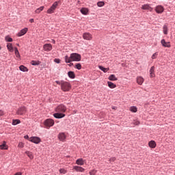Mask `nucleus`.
<instances>
[{
	"label": "nucleus",
	"mask_w": 175,
	"mask_h": 175,
	"mask_svg": "<svg viewBox=\"0 0 175 175\" xmlns=\"http://www.w3.org/2000/svg\"><path fill=\"white\" fill-rule=\"evenodd\" d=\"M150 77H154L155 76V66H152L149 70Z\"/></svg>",
	"instance_id": "nucleus-17"
},
{
	"label": "nucleus",
	"mask_w": 175,
	"mask_h": 175,
	"mask_svg": "<svg viewBox=\"0 0 175 175\" xmlns=\"http://www.w3.org/2000/svg\"><path fill=\"white\" fill-rule=\"evenodd\" d=\"M68 75L70 79H75V72L73 71H69L68 72Z\"/></svg>",
	"instance_id": "nucleus-27"
},
{
	"label": "nucleus",
	"mask_w": 175,
	"mask_h": 175,
	"mask_svg": "<svg viewBox=\"0 0 175 175\" xmlns=\"http://www.w3.org/2000/svg\"><path fill=\"white\" fill-rule=\"evenodd\" d=\"M54 62L56 64H61V60L59 59H55Z\"/></svg>",
	"instance_id": "nucleus-45"
},
{
	"label": "nucleus",
	"mask_w": 175,
	"mask_h": 175,
	"mask_svg": "<svg viewBox=\"0 0 175 175\" xmlns=\"http://www.w3.org/2000/svg\"><path fill=\"white\" fill-rule=\"evenodd\" d=\"M21 121L18 119L12 120V125H18V124H21Z\"/></svg>",
	"instance_id": "nucleus-33"
},
{
	"label": "nucleus",
	"mask_w": 175,
	"mask_h": 175,
	"mask_svg": "<svg viewBox=\"0 0 175 175\" xmlns=\"http://www.w3.org/2000/svg\"><path fill=\"white\" fill-rule=\"evenodd\" d=\"M64 61L66 64H70V62H80L81 61V55L76 53H71L70 57L68 55L64 57Z\"/></svg>",
	"instance_id": "nucleus-1"
},
{
	"label": "nucleus",
	"mask_w": 175,
	"mask_h": 175,
	"mask_svg": "<svg viewBox=\"0 0 175 175\" xmlns=\"http://www.w3.org/2000/svg\"><path fill=\"white\" fill-rule=\"evenodd\" d=\"M25 154L29 158V159H33V154L31 152L26 151Z\"/></svg>",
	"instance_id": "nucleus-24"
},
{
	"label": "nucleus",
	"mask_w": 175,
	"mask_h": 175,
	"mask_svg": "<svg viewBox=\"0 0 175 175\" xmlns=\"http://www.w3.org/2000/svg\"><path fill=\"white\" fill-rule=\"evenodd\" d=\"M35 20L33 18L29 19V23H34Z\"/></svg>",
	"instance_id": "nucleus-49"
},
{
	"label": "nucleus",
	"mask_w": 175,
	"mask_h": 175,
	"mask_svg": "<svg viewBox=\"0 0 175 175\" xmlns=\"http://www.w3.org/2000/svg\"><path fill=\"white\" fill-rule=\"evenodd\" d=\"M14 51H15V55L17 58H20V52H18V49L17 47L14 48Z\"/></svg>",
	"instance_id": "nucleus-35"
},
{
	"label": "nucleus",
	"mask_w": 175,
	"mask_h": 175,
	"mask_svg": "<svg viewBox=\"0 0 175 175\" xmlns=\"http://www.w3.org/2000/svg\"><path fill=\"white\" fill-rule=\"evenodd\" d=\"M137 83L139 84V85H142L143 83H144V78L142 77H137Z\"/></svg>",
	"instance_id": "nucleus-18"
},
{
	"label": "nucleus",
	"mask_w": 175,
	"mask_h": 175,
	"mask_svg": "<svg viewBox=\"0 0 175 175\" xmlns=\"http://www.w3.org/2000/svg\"><path fill=\"white\" fill-rule=\"evenodd\" d=\"M107 84L109 88H116V87H117V85L114 84L113 82L108 81Z\"/></svg>",
	"instance_id": "nucleus-28"
},
{
	"label": "nucleus",
	"mask_w": 175,
	"mask_h": 175,
	"mask_svg": "<svg viewBox=\"0 0 175 175\" xmlns=\"http://www.w3.org/2000/svg\"><path fill=\"white\" fill-rule=\"evenodd\" d=\"M72 88V85L69 82H66L64 81V82L62 83L61 90L64 91V92H68L70 91Z\"/></svg>",
	"instance_id": "nucleus-2"
},
{
	"label": "nucleus",
	"mask_w": 175,
	"mask_h": 175,
	"mask_svg": "<svg viewBox=\"0 0 175 175\" xmlns=\"http://www.w3.org/2000/svg\"><path fill=\"white\" fill-rule=\"evenodd\" d=\"M83 38L85 40H91L92 39V35L90 33H84Z\"/></svg>",
	"instance_id": "nucleus-11"
},
{
	"label": "nucleus",
	"mask_w": 175,
	"mask_h": 175,
	"mask_svg": "<svg viewBox=\"0 0 175 175\" xmlns=\"http://www.w3.org/2000/svg\"><path fill=\"white\" fill-rule=\"evenodd\" d=\"M148 146L150 148H155L157 147V143H155V141H150L148 143Z\"/></svg>",
	"instance_id": "nucleus-21"
},
{
	"label": "nucleus",
	"mask_w": 175,
	"mask_h": 175,
	"mask_svg": "<svg viewBox=\"0 0 175 175\" xmlns=\"http://www.w3.org/2000/svg\"><path fill=\"white\" fill-rule=\"evenodd\" d=\"M167 31H168L167 25H164L163 27V32L164 35H167Z\"/></svg>",
	"instance_id": "nucleus-26"
},
{
	"label": "nucleus",
	"mask_w": 175,
	"mask_h": 175,
	"mask_svg": "<svg viewBox=\"0 0 175 175\" xmlns=\"http://www.w3.org/2000/svg\"><path fill=\"white\" fill-rule=\"evenodd\" d=\"M130 111H131L132 113H137V107H135V106H132L130 107Z\"/></svg>",
	"instance_id": "nucleus-29"
},
{
	"label": "nucleus",
	"mask_w": 175,
	"mask_h": 175,
	"mask_svg": "<svg viewBox=\"0 0 175 175\" xmlns=\"http://www.w3.org/2000/svg\"><path fill=\"white\" fill-rule=\"evenodd\" d=\"M112 109H116V107H112Z\"/></svg>",
	"instance_id": "nucleus-52"
},
{
	"label": "nucleus",
	"mask_w": 175,
	"mask_h": 175,
	"mask_svg": "<svg viewBox=\"0 0 175 175\" xmlns=\"http://www.w3.org/2000/svg\"><path fill=\"white\" fill-rule=\"evenodd\" d=\"M27 113V108L25 107H21L18 108V109L16 111V114L18 116H23Z\"/></svg>",
	"instance_id": "nucleus-7"
},
{
	"label": "nucleus",
	"mask_w": 175,
	"mask_h": 175,
	"mask_svg": "<svg viewBox=\"0 0 175 175\" xmlns=\"http://www.w3.org/2000/svg\"><path fill=\"white\" fill-rule=\"evenodd\" d=\"M44 51H51L53 50V45L51 44H45L43 46Z\"/></svg>",
	"instance_id": "nucleus-9"
},
{
	"label": "nucleus",
	"mask_w": 175,
	"mask_h": 175,
	"mask_svg": "<svg viewBox=\"0 0 175 175\" xmlns=\"http://www.w3.org/2000/svg\"><path fill=\"white\" fill-rule=\"evenodd\" d=\"M9 146L6 144V142H3V144L0 145V150H8Z\"/></svg>",
	"instance_id": "nucleus-20"
},
{
	"label": "nucleus",
	"mask_w": 175,
	"mask_h": 175,
	"mask_svg": "<svg viewBox=\"0 0 175 175\" xmlns=\"http://www.w3.org/2000/svg\"><path fill=\"white\" fill-rule=\"evenodd\" d=\"M24 146H25V144L23 142H19L18 144V147L19 148H24Z\"/></svg>",
	"instance_id": "nucleus-41"
},
{
	"label": "nucleus",
	"mask_w": 175,
	"mask_h": 175,
	"mask_svg": "<svg viewBox=\"0 0 175 175\" xmlns=\"http://www.w3.org/2000/svg\"><path fill=\"white\" fill-rule=\"evenodd\" d=\"M57 139L59 140V142H62L63 143L66 142V133H59L57 135Z\"/></svg>",
	"instance_id": "nucleus-5"
},
{
	"label": "nucleus",
	"mask_w": 175,
	"mask_h": 175,
	"mask_svg": "<svg viewBox=\"0 0 175 175\" xmlns=\"http://www.w3.org/2000/svg\"><path fill=\"white\" fill-rule=\"evenodd\" d=\"M53 40V43H55V40Z\"/></svg>",
	"instance_id": "nucleus-51"
},
{
	"label": "nucleus",
	"mask_w": 175,
	"mask_h": 175,
	"mask_svg": "<svg viewBox=\"0 0 175 175\" xmlns=\"http://www.w3.org/2000/svg\"><path fill=\"white\" fill-rule=\"evenodd\" d=\"M19 69L21 72H28V68L23 65L20 66Z\"/></svg>",
	"instance_id": "nucleus-25"
},
{
	"label": "nucleus",
	"mask_w": 175,
	"mask_h": 175,
	"mask_svg": "<svg viewBox=\"0 0 175 175\" xmlns=\"http://www.w3.org/2000/svg\"><path fill=\"white\" fill-rule=\"evenodd\" d=\"M55 83H57L59 85H62V83H64V81H56Z\"/></svg>",
	"instance_id": "nucleus-44"
},
{
	"label": "nucleus",
	"mask_w": 175,
	"mask_h": 175,
	"mask_svg": "<svg viewBox=\"0 0 175 175\" xmlns=\"http://www.w3.org/2000/svg\"><path fill=\"white\" fill-rule=\"evenodd\" d=\"M3 114H5V113L3 112V111L0 110V117L3 116Z\"/></svg>",
	"instance_id": "nucleus-46"
},
{
	"label": "nucleus",
	"mask_w": 175,
	"mask_h": 175,
	"mask_svg": "<svg viewBox=\"0 0 175 175\" xmlns=\"http://www.w3.org/2000/svg\"><path fill=\"white\" fill-rule=\"evenodd\" d=\"M27 32H28V28H24L18 33L17 36H23V35H25Z\"/></svg>",
	"instance_id": "nucleus-14"
},
{
	"label": "nucleus",
	"mask_w": 175,
	"mask_h": 175,
	"mask_svg": "<svg viewBox=\"0 0 175 175\" xmlns=\"http://www.w3.org/2000/svg\"><path fill=\"white\" fill-rule=\"evenodd\" d=\"M7 48L9 51L13 52V46L12 45V43H8L7 44Z\"/></svg>",
	"instance_id": "nucleus-31"
},
{
	"label": "nucleus",
	"mask_w": 175,
	"mask_h": 175,
	"mask_svg": "<svg viewBox=\"0 0 175 175\" xmlns=\"http://www.w3.org/2000/svg\"><path fill=\"white\" fill-rule=\"evenodd\" d=\"M65 116V113H62L61 112H57L53 114V117H55V118H64Z\"/></svg>",
	"instance_id": "nucleus-16"
},
{
	"label": "nucleus",
	"mask_w": 175,
	"mask_h": 175,
	"mask_svg": "<svg viewBox=\"0 0 175 175\" xmlns=\"http://www.w3.org/2000/svg\"><path fill=\"white\" fill-rule=\"evenodd\" d=\"M69 66H73V63H70V64H69Z\"/></svg>",
	"instance_id": "nucleus-50"
},
{
	"label": "nucleus",
	"mask_w": 175,
	"mask_h": 175,
	"mask_svg": "<svg viewBox=\"0 0 175 175\" xmlns=\"http://www.w3.org/2000/svg\"><path fill=\"white\" fill-rule=\"evenodd\" d=\"M55 111L57 113H64L66 111V107H65L64 105H59L56 107Z\"/></svg>",
	"instance_id": "nucleus-4"
},
{
	"label": "nucleus",
	"mask_w": 175,
	"mask_h": 175,
	"mask_svg": "<svg viewBox=\"0 0 175 175\" xmlns=\"http://www.w3.org/2000/svg\"><path fill=\"white\" fill-rule=\"evenodd\" d=\"M54 124H55L54 120H53V119H46L44 122V124L45 125V126H48V128L53 126Z\"/></svg>",
	"instance_id": "nucleus-6"
},
{
	"label": "nucleus",
	"mask_w": 175,
	"mask_h": 175,
	"mask_svg": "<svg viewBox=\"0 0 175 175\" xmlns=\"http://www.w3.org/2000/svg\"><path fill=\"white\" fill-rule=\"evenodd\" d=\"M109 161L111 162H114V161H116V157L111 158Z\"/></svg>",
	"instance_id": "nucleus-47"
},
{
	"label": "nucleus",
	"mask_w": 175,
	"mask_h": 175,
	"mask_svg": "<svg viewBox=\"0 0 175 175\" xmlns=\"http://www.w3.org/2000/svg\"><path fill=\"white\" fill-rule=\"evenodd\" d=\"M29 142H31V143H35V144H39L40 143L41 139L39 137H31L29 139Z\"/></svg>",
	"instance_id": "nucleus-8"
},
{
	"label": "nucleus",
	"mask_w": 175,
	"mask_h": 175,
	"mask_svg": "<svg viewBox=\"0 0 175 175\" xmlns=\"http://www.w3.org/2000/svg\"><path fill=\"white\" fill-rule=\"evenodd\" d=\"M59 172L60 174H66V173H68V170H66L65 168H61Z\"/></svg>",
	"instance_id": "nucleus-30"
},
{
	"label": "nucleus",
	"mask_w": 175,
	"mask_h": 175,
	"mask_svg": "<svg viewBox=\"0 0 175 175\" xmlns=\"http://www.w3.org/2000/svg\"><path fill=\"white\" fill-rule=\"evenodd\" d=\"M73 170L75 172H79L80 173H83V172L85 170V169H84L83 167H80L79 165H74Z\"/></svg>",
	"instance_id": "nucleus-10"
},
{
	"label": "nucleus",
	"mask_w": 175,
	"mask_h": 175,
	"mask_svg": "<svg viewBox=\"0 0 175 175\" xmlns=\"http://www.w3.org/2000/svg\"><path fill=\"white\" fill-rule=\"evenodd\" d=\"M5 40L6 42H13V38H10L9 36H5Z\"/></svg>",
	"instance_id": "nucleus-39"
},
{
	"label": "nucleus",
	"mask_w": 175,
	"mask_h": 175,
	"mask_svg": "<svg viewBox=\"0 0 175 175\" xmlns=\"http://www.w3.org/2000/svg\"><path fill=\"white\" fill-rule=\"evenodd\" d=\"M109 80H110V81H117L118 79H117V77H116V75H111L109 77Z\"/></svg>",
	"instance_id": "nucleus-23"
},
{
	"label": "nucleus",
	"mask_w": 175,
	"mask_h": 175,
	"mask_svg": "<svg viewBox=\"0 0 175 175\" xmlns=\"http://www.w3.org/2000/svg\"><path fill=\"white\" fill-rule=\"evenodd\" d=\"M75 69H78V70H80L81 69V64L77 63L75 66Z\"/></svg>",
	"instance_id": "nucleus-38"
},
{
	"label": "nucleus",
	"mask_w": 175,
	"mask_h": 175,
	"mask_svg": "<svg viewBox=\"0 0 175 175\" xmlns=\"http://www.w3.org/2000/svg\"><path fill=\"white\" fill-rule=\"evenodd\" d=\"M81 13H82V14H84L85 16H87V14H88V8H81Z\"/></svg>",
	"instance_id": "nucleus-22"
},
{
	"label": "nucleus",
	"mask_w": 175,
	"mask_h": 175,
	"mask_svg": "<svg viewBox=\"0 0 175 175\" xmlns=\"http://www.w3.org/2000/svg\"><path fill=\"white\" fill-rule=\"evenodd\" d=\"M97 6H98V8H102V7L105 6V1L97 2Z\"/></svg>",
	"instance_id": "nucleus-37"
},
{
	"label": "nucleus",
	"mask_w": 175,
	"mask_h": 175,
	"mask_svg": "<svg viewBox=\"0 0 175 175\" xmlns=\"http://www.w3.org/2000/svg\"><path fill=\"white\" fill-rule=\"evenodd\" d=\"M24 139H27L28 140H29V136H28V135H25V136H24Z\"/></svg>",
	"instance_id": "nucleus-48"
},
{
	"label": "nucleus",
	"mask_w": 175,
	"mask_h": 175,
	"mask_svg": "<svg viewBox=\"0 0 175 175\" xmlns=\"http://www.w3.org/2000/svg\"><path fill=\"white\" fill-rule=\"evenodd\" d=\"M164 10H165V8H163V6L162 5H157L155 8V12L159 14L163 13Z\"/></svg>",
	"instance_id": "nucleus-12"
},
{
	"label": "nucleus",
	"mask_w": 175,
	"mask_h": 175,
	"mask_svg": "<svg viewBox=\"0 0 175 175\" xmlns=\"http://www.w3.org/2000/svg\"><path fill=\"white\" fill-rule=\"evenodd\" d=\"M58 3H59L58 1L54 2L52 6L49 9H48L46 13H48V14H53L55 9H57V6H58Z\"/></svg>",
	"instance_id": "nucleus-3"
},
{
	"label": "nucleus",
	"mask_w": 175,
	"mask_h": 175,
	"mask_svg": "<svg viewBox=\"0 0 175 175\" xmlns=\"http://www.w3.org/2000/svg\"><path fill=\"white\" fill-rule=\"evenodd\" d=\"M0 50H1V46H0Z\"/></svg>",
	"instance_id": "nucleus-54"
},
{
	"label": "nucleus",
	"mask_w": 175,
	"mask_h": 175,
	"mask_svg": "<svg viewBox=\"0 0 175 175\" xmlns=\"http://www.w3.org/2000/svg\"><path fill=\"white\" fill-rule=\"evenodd\" d=\"M143 10H149V12H152L153 8L150 6L148 4H145L142 6Z\"/></svg>",
	"instance_id": "nucleus-13"
},
{
	"label": "nucleus",
	"mask_w": 175,
	"mask_h": 175,
	"mask_svg": "<svg viewBox=\"0 0 175 175\" xmlns=\"http://www.w3.org/2000/svg\"><path fill=\"white\" fill-rule=\"evenodd\" d=\"M43 9H44V6H41L39 8L36 10V13H37L38 14H39V13H40V12H42Z\"/></svg>",
	"instance_id": "nucleus-34"
},
{
	"label": "nucleus",
	"mask_w": 175,
	"mask_h": 175,
	"mask_svg": "<svg viewBox=\"0 0 175 175\" xmlns=\"http://www.w3.org/2000/svg\"><path fill=\"white\" fill-rule=\"evenodd\" d=\"M75 163L79 166H83V165H84V160L82 158L78 159H77Z\"/></svg>",
	"instance_id": "nucleus-19"
},
{
	"label": "nucleus",
	"mask_w": 175,
	"mask_h": 175,
	"mask_svg": "<svg viewBox=\"0 0 175 175\" xmlns=\"http://www.w3.org/2000/svg\"><path fill=\"white\" fill-rule=\"evenodd\" d=\"M161 43L163 47H171L170 42H166L165 39L161 40Z\"/></svg>",
	"instance_id": "nucleus-15"
},
{
	"label": "nucleus",
	"mask_w": 175,
	"mask_h": 175,
	"mask_svg": "<svg viewBox=\"0 0 175 175\" xmlns=\"http://www.w3.org/2000/svg\"><path fill=\"white\" fill-rule=\"evenodd\" d=\"M157 57H158V52H156V53H154L152 55V59H155Z\"/></svg>",
	"instance_id": "nucleus-42"
},
{
	"label": "nucleus",
	"mask_w": 175,
	"mask_h": 175,
	"mask_svg": "<svg viewBox=\"0 0 175 175\" xmlns=\"http://www.w3.org/2000/svg\"><path fill=\"white\" fill-rule=\"evenodd\" d=\"M31 65H33V66H36V65H40V62H39V61H35V60H32L31 62Z\"/></svg>",
	"instance_id": "nucleus-36"
},
{
	"label": "nucleus",
	"mask_w": 175,
	"mask_h": 175,
	"mask_svg": "<svg viewBox=\"0 0 175 175\" xmlns=\"http://www.w3.org/2000/svg\"><path fill=\"white\" fill-rule=\"evenodd\" d=\"M98 68L100 70H103V72H104L105 73H106V72H107L109 70V68H106L102 66H99Z\"/></svg>",
	"instance_id": "nucleus-32"
},
{
	"label": "nucleus",
	"mask_w": 175,
	"mask_h": 175,
	"mask_svg": "<svg viewBox=\"0 0 175 175\" xmlns=\"http://www.w3.org/2000/svg\"><path fill=\"white\" fill-rule=\"evenodd\" d=\"M17 46H19V44H17Z\"/></svg>",
	"instance_id": "nucleus-53"
},
{
	"label": "nucleus",
	"mask_w": 175,
	"mask_h": 175,
	"mask_svg": "<svg viewBox=\"0 0 175 175\" xmlns=\"http://www.w3.org/2000/svg\"><path fill=\"white\" fill-rule=\"evenodd\" d=\"M133 124V126H135V125H140V122L139 120H134Z\"/></svg>",
	"instance_id": "nucleus-40"
},
{
	"label": "nucleus",
	"mask_w": 175,
	"mask_h": 175,
	"mask_svg": "<svg viewBox=\"0 0 175 175\" xmlns=\"http://www.w3.org/2000/svg\"><path fill=\"white\" fill-rule=\"evenodd\" d=\"M89 174L90 175H96V170H92L89 172Z\"/></svg>",
	"instance_id": "nucleus-43"
}]
</instances>
